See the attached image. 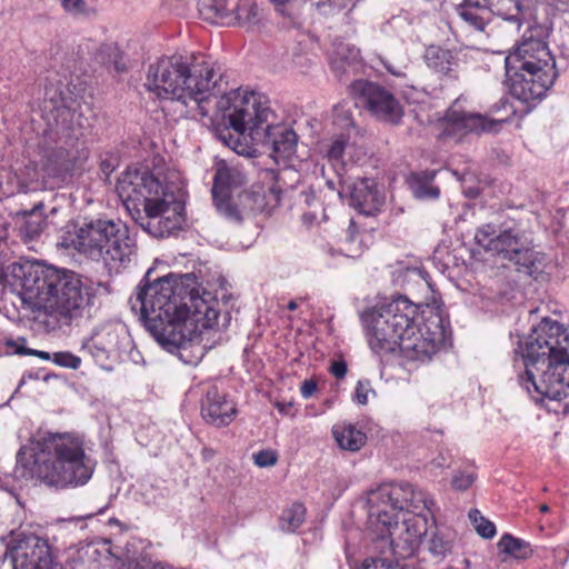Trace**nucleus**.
<instances>
[{
    "mask_svg": "<svg viewBox=\"0 0 569 569\" xmlns=\"http://www.w3.org/2000/svg\"><path fill=\"white\" fill-rule=\"evenodd\" d=\"M222 80L220 68L191 56H164L148 68L144 87L161 99L180 102L181 114L196 120H222L224 128L219 140L240 156L252 157L253 144L269 147L270 156L283 169L268 170L266 178L273 181L269 194L279 202L286 188L284 178L296 174L288 162L296 154L298 136L287 124L273 123L274 113L254 91L231 90L217 98L211 91Z\"/></svg>",
    "mask_w": 569,
    "mask_h": 569,
    "instance_id": "f257e3e1",
    "label": "nucleus"
},
{
    "mask_svg": "<svg viewBox=\"0 0 569 569\" xmlns=\"http://www.w3.org/2000/svg\"><path fill=\"white\" fill-rule=\"evenodd\" d=\"M151 273L149 269L130 297L131 310L164 350L196 366L207 352L201 335L217 323L219 302L191 273L180 281L172 274L151 280Z\"/></svg>",
    "mask_w": 569,
    "mask_h": 569,
    "instance_id": "f03ea898",
    "label": "nucleus"
},
{
    "mask_svg": "<svg viewBox=\"0 0 569 569\" xmlns=\"http://www.w3.org/2000/svg\"><path fill=\"white\" fill-rule=\"evenodd\" d=\"M417 306L403 296L362 312L361 322L372 352L382 356L399 349L408 362H429L445 345L446 329L437 313L422 323L417 322Z\"/></svg>",
    "mask_w": 569,
    "mask_h": 569,
    "instance_id": "7ed1b4c3",
    "label": "nucleus"
},
{
    "mask_svg": "<svg viewBox=\"0 0 569 569\" xmlns=\"http://www.w3.org/2000/svg\"><path fill=\"white\" fill-rule=\"evenodd\" d=\"M94 468L96 462L86 453L80 437L69 432H39L19 449L14 476L67 489L84 486Z\"/></svg>",
    "mask_w": 569,
    "mask_h": 569,
    "instance_id": "20e7f679",
    "label": "nucleus"
},
{
    "mask_svg": "<svg viewBox=\"0 0 569 569\" xmlns=\"http://www.w3.org/2000/svg\"><path fill=\"white\" fill-rule=\"evenodd\" d=\"M39 113L43 122V127L39 123L38 141L42 177H62L80 168L89 151L74 128L76 99L69 84L60 78L49 79Z\"/></svg>",
    "mask_w": 569,
    "mask_h": 569,
    "instance_id": "39448f33",
    "label": "nucleus"
},
{
    "mask_svg": "<svg viewBox=\"0 0 569 569\" xmlns=\"http://www.w3.org/2000/svg\"><path fill=\"white\" fill-rule=\"evenodd\" d=\"M516 353L525 366L519 382L536 401L569 396L568 328L545 318L518 343Z\"/></svg>",
    "mask_w": 569,
    "mask_h": 569,
    "instance_id": "423d86ee",
    "label": "nucleus"
},
{
    "mask_svg": "<svg viewBox=\"0 0 569 569\" xmlns=\"http://www.w3.org/2000/svg\"><path fill=\"white\" fill-rule=\"evenodd\" d=\"M11 274L22 301L34 310H43L60 327L82 318L94 297L73 271L13 263Z\"/></svg>",
    "mask_w": 569,
    "mask_h": 569,
    "instance_id": "0eeeda50",
    "label": "nucleus"
},
{
    "mask_svg": "<svg viewBox=\"0 0 569 569\" xmlns=\"http://www.w3.org/2000/svg\"><path fill=\"white\" fill-rule=\"evenodd\" d=\"M117 192L132 219L154 238L179 230L184 203L147 168H128L117 182Z\"/></svg>",
    "mask_w": 569,
    "mask_h": 569,
    "instance_id": "6e6552de",
    "label": "nucleus"
},
{
    "mask_svg": "<svg viewBox=\"0 0 569 569\" xmlns=\"http://www.w3.org/2000/svg\"><path fill=\"white\" fill-rule=\"evenodd\" d=\"M61 244L102 261L109 272L127 268L136 256V241L120 220L90 219L68 226Z\"/></svg>",
    "mask_w": 569,
    "mask_h": 569,
    "instance_id": "1a4fd4ad",
    "label": "nucleus"
},
{
    "mask_svg": "<svg viewBox=\"0 0 569 569\" xmlns=\"http://www.w3.org/2000/svg\"><path fill=\"white\" fill-rule=\"evenodd\" d=\"M475 240L486 251L512 261L518 271L537 279L547 267V256L533 250L530 232L513 224L499 229L487 223L477 229Z\"/></svg>",
    "mask_w": 569,
    "mask_h": 569,
    "instance_id": "9d476101",
    "label": "nucleus"
},
{
    "mask_svg": "<svg viewBox=\"0 0 569 569\" xmlns=\"http://www.w3.org/2000/svg\"><path fill=\"white\" fill-rule=\"evenodd\" d=\"M406 495H413V486L405 481L382 483L370 490L367 496L368 530L389 531L398 511H407L426 521L433 501L422 496H418L417 500H407Z\"/></svg>",
    "mask_w": 569,
    "mask_h": 569,
    "instance_id": "9b49d317",
    "label": "nucleus"
},
{
    "mask_svg": "<svg viewBox=\"0 0 569 569\" xmlns=\"http://www.w3.org/2000/svg\"><path fill=\"white\" fill-rule=\"evenodd\" d=\"M246 183V174L243 170L227 161L217 163L213 177L212 198L218 211L227 219L240 221L241 212L234 203L233 198L238 197L243 207V201L248 200L252 194L243 191Z\"/></svg>",
    "mask_w": 569,
    "mask_h": 569,
    "instance_id": "f8f14e48",
    "label": "nucleus"
},
{
    "mask_svg": "<svg viewBox=\"0 0 569 569\" xmlns=\"http://www.w3.org/2000/svg\"><path fill=\"white\" fill-rule=\"evenodd\" d=\"M393 516V523L389 531H369L372 536V549L375 552L398 555L408 557L413 553L426 533L423 525L419 523V517L415 516L398 522Z\"/></svg>",
    "mask_w": 569,
    "mask_h": 569,
    "instance_id": "ddd939ff",
    "label": "nucleus"
},
{
    "mask_svg": "<svg viewBox=\"0 0 569 569\" xmlns=\"http://www.w3.org/2000/svg\"><path fill=\"white\" fill-rule=\"evenodd\" d=\"M351 93L380 121L397 124L403 116L402 107L393 93L375 82L357 80L351 84Z\"/></svg>",
    "mask_w": 569,
    "mask_h": 569,
    "instance_id": "4468645a",
    "label": "nucleus"
},
{
    "mask_svg": "<svg viewBox=\"0 0 569 569\" xmlns=\"http://www.w3.org/2000/svg\"><path fill=\"white\" fill-rule=\"evenodd\" d=\"M506 70H530L542 76L558 77L556 61L547 43L540 39L525 38L505 60Z\"/></svg>",
    "mask_w": 569,
    "mask_h": 569,
    "instance_id": "2eb2a0df",
    "label": "nucleus"
},
{
    "mask_svg": "<svg viewBox=\"0 0 569 569\" xmlns=\"http://www.w3.org/2000/svg\"><path fill=\"white\" fill-rule=\"evenodd\" d=\"M505 122V120L490 119L480 113L463 111L459 98L446 112L441 136L460 141L468 133L498 132Z\"/></svg>",
    "mask_w": 569,
    "mask_h": 569,
    "instance_id": "dca6fc26",
    "label": "nucleus"
},
{
    "mask_svg": "<svg viewBox=\"0 0 569 569\" xmlns=\"http://www.w3.org/2000/svg\"><path fill=\"white\" fill-rule=\"evenodd\" d=\"M13 569H52L53 558L48 541L36 535H22L8 549Z\"/></svg>",
    "mask_w": 569,
    "mask_h": 569,
    "instance_id": "f3484780",
    "label": "nucleus"
},
{
    "mask_svg": "<svg viewBox=\"0 0 569 569\" xmlns=\"http://www.w3.org/2000/svg\"><path fill=\"white\" fill-rule=\"evenodd\" d=\"M506 73L510 94L526 104L542 100L557 79L530 70H506Z\"/></svg>",
    "mask_w": 569,
    "mask_h": 569,
    "instance_id": "a211bd4d",
    "label": "nucleus"
},
{
    "mask_svg": "<svg viewBox=\"0 0 569 569\" xmlns=\"http://www.w3.org/2000/svg\"><path fill=\"white\" fill-rule=\"evenodd\" d=\"M236 413L234 403L220 393L217 387L208 389L201 405V415L207 422L216 427L228 426L234 419Z\"/></svg>",
    "mask_w": 569,
    "mask_h": 569,
    "instance_id": "6ab92c4d",
    "label": "nucleus"
},
{
    "mask_svg": "<svg viewBox=\"0 0 569 569\" xmlns=\"http://www.w3.org/2000/svg\"><path fill=\"white\" fill-rule=\"evenodd\" d=\"M350 206L359 212L370 216L377 212L382 204V198L372 179H359L348 187Z\"/></svg>",
    "mask_w": 569,
    "mask_h": 569,
    "instance_id": "aec40b11",
    "label": "nucleus"
},
{
    "mask_svg": "<svg viewBox=\"0 0 569 569\" xmlns=\"http://www.w3.org/2000/svg\"><path fill=\"white\" fill-rule=\"evenodd\" d=\"M367 234L359 231L355 221L350 219L349 226L345 232L343 238L340 239L337 248H328L327 254L331 258L346 257V258H358L365 249L368 247L365 238Z\"/></svg>",
    "mask_w": 569,
    "mask_h": 569,
    "instance_id": "412c9836",
    "label": "nucleus"
},
{
    "mask_svg": "<svg viewBox=\"0 0 569 569\" xmlns=\"http://www.w3.org/2000/svg\"><path fill=\"white\" fill-rule=\"evenodd\" d=\"M466 2L477 8H488L493 14L518 24L522 17L519 0H466Z\"/></svg>",
    "mask_w": 569,
    "mask_h": 569,
    "instance_id": "4be33fe9",
    "label": "nucleus"
},
{
    "mask_svg": "<svg viewBox=\"0 0 569 569\" xmlns=\"http://www.w3.org/2000/svg\"><path fill=\"white\" fill-rule=\"evenodd\" d=\"M332 435L338 446L349 451L360 450L367 441L366 433L351 423L335 425Z\"/></svg>",
    "mask_w": 569,
    "mask_h": 569,
    "instance_id": "5701e85b",
    "label": "nucleus"
},
{
    "mask_svg": "<svg viewBox=\"0 0 569 569\" xmlns=\"http://www.w3.org/2000/svg\"><path fill=\"white\" fill-rule=\"evenodd\" d=\"M359 61V50L351 44L340 43L331 57V68L340 77L355 70Z\"/></svg>",
    "mask_w": 569,
    "mask_h": 569,
    "instance_id": "b1692460",
    "label": "nucleus"
},
{
    "mask_svg": "<svg viewBox=\"0 0 569 569\" xmlns=\"http://www.w3.org/2000/svg\"><path fill=\"white\" fill-rule=\"evenodd\" d=\"M436 171H422L412 177L409 180L410 189L417 199L429 200L437 199L440 190L438 187L432 184Z\"/></svg>",
    "mask_w": 569,
    "mask_h": 569,
    "instance_id": "393cba45",
    "label": "nucleus"
},
{
    "mask_svg": "<svg viewBox=\"0 0 569 569\" xmlns=\"http://www.w3.org/2000/svg\"><path fill=\"white\" fill-rule=\"evenodd\" d=\"M42 207V203H38L32 210L22 213L19 231L26 240L31 241L42 232L46 222L43 214L40 212Z\"/></svg>",
    "mask_w": 569,
    "mask_h": 569,
    "instance_id": "a878e982",
    "label": "nucleus"
},
{
    "mask_svg": "<svg viewBox=\"0 0 569 569\" xmlns=\"http://www.w3.org/2000/svg\"><path fill=\"white\" fill-rule=\"evenodd\" d=\"M116 338L113 332H108L106 339L98 336L92 337L83 343V349L88 350L97 363L103 366L110 353L116 349Z\"/></svg>",
    "mask_w": 569,
    "mask_h": 569,
    "instance_id": "bb28decb",
    "label": "nucleus"
},
{
    "mask_svg": "<svg viewBox=\"0 0 569 569\" xmlns=\"http://www.w3.org/2000/svg\"><path fill=\"white\" fill-rule=\"evenodd\" d=\"M425 60L429 68L443 74H448L453 64H456L455 57L450 50L430 46L426 49Z\"/></svg>",
    "mask_w": 569,
    "mask_h": 569,
    "instance_id": "cd10ccee",
    "label": "nucleus"
},
{
    "mask_svg": "<svg viewBox=\"0 0 569 569\" xmlns=\"http://www.w3.org/2000/svg\"><path fill=\"white\" fill-rule=\"evenodd\" d=\"M306 520V507L300 502H293L284 509L280 516L279 526L284 532H296Z\"/></svg>",
    "mask_w": 569,
    "mask_h": 569,
    "instance_id": "c85d7f7f",
    "label": "nucleus"
},
{
    "mask_svg": "<svg viewBox=\"0 0 569 569\" xmlns=\"http://www.w3.org/2000/svg\"><path fill=\"white\" fill-rule=\"evenodd\" d=\"M498 548L501 552L516 559H527L532 552L527 541L516 538L510 533H505L500 538Z\"/></svg>",
    "mask_w": 569,
    "mask_h": 569,
    "instance_id": "c756f323",
    "label": "nucleus"
},
{
    "mask_svg": "<svg viewBox=\"0 0 569 569\" xmlns=\"http://www.w3.org/2000/svg\"><path fill=\"white\" fill-rule=\"evenodd\" d=\"M236 20L238 24L247 28L257 26L260 21L261 13L258 6L251 0H242L236 7Z\"/></svg>",
    "mask_w": 569,
    "mask_h": 569,
    "instance_id": "7c9ffc66",
    "label": "nucleus"
},
{
    "mask_svg": "<svg viewBox=\"0 0 569 569\" xmlns=\"http://www.w3.org/2000/svg\"><path fill=\"white\" fill-rule=\"evenodd\" d=\"M453 545L441 533H435L428 541V551L436 561H442L452 555Z\"/></svg>",
    "mask_w": 569,
    "mask_h": 569,
    "instance_id": "2f4dec72",
    "label": "nucleus"
},
{
    "mask_svg": "<svg viewBox=\"0 0 569 569\" xmlns=\"http://www.w3.org/2000/svg\"><path fill=\"white\" fill-rule=\"evenodd\" d=\"M488 10V8H477L468 4L466 0L457 9L459 17L472 27L475 30L482 31L486 26L485 18L479 14V11Z\"/></svg>",
    "mask_w": 569,
    "mask_h": 569,
    "instance_id": "473e14b6",
    "label": "nucleus"
},
{
    "mask_svg": "<svg viewBox=\"0 0 569 569\" xmlns=\"http://www.w3.org/2000/svg\"><path fill=\"white\" fill-rule=\"evenodd\" d=\"M378 553L376 557L366 559L358 569H415L390 559V553Z\"/></svg>",
    "mask_w": 569,
    "mask_h": 569,
    "instance_id": "72a5a7b5",
    "label": "nucleus"
},
{
    "mask_svg": "<svg viewBox=\"0 0 569 569\" xmlns=\"http://www.w3.org/2000/svg\"><path fill=\"white\" fill-rule=\"evenodd\" d=\"M469 519L480 537L491 539L496 536L497 530L495 523L486 519L478 509H471L469 511Z\"/></svg>",
    "mask_w": 569,
    "mask_h": 569,
    "instance_id": "f704fd0d",
    "label": "nucleus"
},
{
    "mask_svg": "<svg viewBox=\"0 0 569 569\" xmlns=\"http://www.w3.org/2000/svg\"><path fill=\"white\" fill-rule=\"evenodd\" d=\"M63 11L72 17H88L91 9L86 0H59Z\"/></svg>",
    "mask_w": 569,
    "mask_h": 569,
    "instance_id": "c9c22d12",
    "label": "nucleus"
},
{
    "mask_svg": "<svg viewBox=\"0 0 569 569\" xmlns=\"http://www.w3.org/2000/svg\"><path fill=\"white\" fill-rule=\"evenodd\" d=\"M348 140L343 136H339L330 142L326 151V157L333 164L341 163Z\"/></svg>",
    "mask_w": 569,
    "mask_h": 569,
    "instance_id": "e433bc0d",
    "label": "nucleus"
},
{
    "mask_svg": "<svg viewBox=\"0 0 569 569\" xmlns=\"http://www.w3.org/2000/svg\"><path fill=\"white\" fill-rule=\"evenodd\" d=\"M52 362L62 368L78 369L81 359L70 351H58L52 353Z\"/></svg>",
    "mask_w": 569,
    "mask_h": 569,
    "instance_id": "4c0bfd02",
    "label": "nucleus"
},
{
    "mask_svg": "<svg viewBox=\"0 0 569 569\" xmlns=\"http://www.w3.org/2000/svg\"><path fill=\"white\" fill-rule=\"evenodd\" d=\"M476 480V473L472 470L457 471L451 479V486L459 491L469 489Z\"/></svg>",
    "mask_w": 569,
    "mask_h": 569,
    "instance_id": "58836bf2",
    "label": "nucleus"
},
{
    "mask_svg": "<svg viewBox=\"0 0 569 569\" xmlns=\"http://www.w3.org/2000/svg\"><path fill=\"white\" fill-rule=\"evenodd\" d=\"M253 462L260 468L272 467L278 461V455L274 450H260L252 455Z\"/></svg>",
    "mask_w": 569,
    "mask_h": 569,
    "instance_id": "ea45409f",
    "label": "nucleus"
},
{
    "mask_svg": "<svg viewBox=\"0 0 569 569\" xmlns=\"http://www.w3.org/2000/svg\"><path fill=\"white\" fill-rule=\"evenodd\" d=\"M373 389L368 380H359L353 395V401L358 405H367L369 400V393H373Z\"/></svg>",
    "mask_w": 569,
    "mask_h": 569,
    "instance_id": "a19ab883",
    "label": "nucleus"
},
{
    "mask_svg": "<svg viewBox=\"0 0 569 569\" xmlns=\"http://www.w3.org/2000/svg\"><path fill=\"white\" fill-rule=\"evenodd\" d=\"M335 122L342 128L353 126L352 117L349 110L345 109L343 106H336L333 109Z\"/></svg>",
    "mask_w": 569,
    "mask_h": 569,
    "instance_id": "79ce46f5",
    "label": "nucleus"
},
{
    "mask_svg": "<svg viewBox=\"0 0 569 569\" xmlns=\"http://www.w3.org/2000/svg\"><path fill=\"white\" fill-rule=\"evenodd\" d=\"M449 465L450 463L448 461V458L445 457V455L439 453L435 459H432L429 462L428 468L431 473L438 475L440 470H442L446 467H449Z\"/></svg>",
    "mask_w": 569,
    "mask_h": 569,
    "instance_id": "37998d69",
    "label": "nucleus"
},
{
    "mask_svg": "<svg viewBox=\"0 0 569 569\" xmlns=\"http://www.w3.org/2000/svg\"><path fill=\"white\" fill-rule=\"evenodd\" d=\"M382 63H383L385 68L388 70V72L391 73L392 76H395V77H405L406 76V72H405V70L407 69L406 63H393V62L389 61L388 59H383Z\"/></svg>",
    "mask_w": 569,
    "mask_h": 569,
    "instance_id": "c03bdc74",
    "label": "nucleus"
},
{
    "mask_svg": "<svg viewBox=\"0 0 569 569\" xmlns=\"http://www.w3.org/2000/svg\"><path fill=\"white\" fill-rule=\"evenodd\" d=\"M317 390V382L312 379L305 380L301 385L300 392L305 399H309Z\"/></svg>",
    "mask_w": 569,
    "mask_h": 569,
    "instance_id": "a18cd8bd",
    "label": "nucleus"
},
{
    "mask_svg": "<svg viewBox=\"0 0 569 569\" xmlns=\"http://www.w3.org/2000/svg\"><path fill=\"white\" fill-rule=\"evenodd\" d=\"M330 372L336 377V378H343L347 373V365L345 361H335L332 365H331V368H330Z\"/></svg>",
    "mask_w": 569,
    "mask_h": 569,
    "instance_id": "49530a36",
    "label": "nucleus"
},
{
    "mask_svg": "<svg viewBox=\"0 0 569 569\" xmlns=\"http://www.w3.org/2000/svg\"><path fill=\"white\" fill-rule=\"evenodd\" d=\"M18 353H21V355H34L38 358L42 359V360H50V361H52V353H49L47 351L33 350V349H18Z\"/></svg>",
    "mask_w": 569,
    "mask_h": 569,
    "instance_id": "de8ad7c7",
    "label": "nucleus"
},
{
    "mask_svg": "<svg viewBox=\"0 0 569 569\" xmlns=\"http://www.w3.org/2000/svg\"><path fill=\"white\" fill-rule=\"evenodd\" d=\"M212 9L218 18H224L228 16L226 0H212Z\"/></svg>",
    "mask_w": 569,
    "mask_h": 569,
    "instance_id": "09e8293b",
    "label": "nucleus"
},
{
    "mask_svg": "<svg viewBox=\"0 0 569 569\" xmlns=\"http://www.w3.org/2000/svg\"><path fill=\"white\" fill-rule=\"evenodd\" d=\"M276 407L280 413L289 415V410L292 407V403L291 402H277Z\"/></svg>",
    "mask_w": 569,
    "mask_h": 569,
    "instance_id": "8fccbe9b",
    "label": "nucleus"
},
{
    "mask_svg": "<svg viewBox=\"0 0 569 569\" xmlns=\"http://www.w3.org/2000/svg\"><path fill=\"white\" fill-rule=\"evenodd\" d=\"M311 6L317 7L318 9L326 8L329 6V0H309Z\"/></svg>",
    "mask_w": 569,
    "mask_h": 569,
    "instance_id": "3c124183",
    "label": "nucleus"
},
{
    "mask_svg": "<svg viewBox=\"0 0 569 569\" xmlns=\"http://www.w3.org/2000/svg\"><path fill=\"white\" fill-rule=\"evenodd\" d=\"M418 496L428 497V495L422 490H416L413 488V495H406L405 498H409L408 500H417Z\"/></svg>",
    "mask_w": 569,
    "mask_h": 569,
    "instance_id": "603ef678",
    "label": "nucleus"
},
{
    "mask_svg": "<svg viewBox=\"0 0 569 569\" xmlns=\"http://www.w3.org/2000/svg\"><path fill=\"white\" fill-rule=\"evenodd\" d=\"M407 274L410 276V277H421L425 279V271L420 270V269H417V268H413V269H408L407 270Z\"/></svg>",
    "mask_w": 569,
    "mask_h": 569,
    "instance_id": "864d4df0",
    "label": "nucleus"
},
{
    "mask_svg": "<svg viewBox=\"0 0 569 569\" xmlns=\"http://www.w3.org/2000/svg\"><path fill=\"white\" fill-rule=\"evenodd\" d=\"M466 194L469 198H477L479 194V191H478V189H469L468 191H466Z\"/></svg>",
    "mask_w": 569,
    "mask_h": 569,
    "instance_id": "5fc2aeb1",
    "label": "nucleus"
},
{
    "mask_svg": "<svg viewBox=\"0 0 569 569\" xmlns=\"http://www.w3.org/2000/svg\"><path fill=\"white\" fill-rule=\"evenodd\" d=\"M287 308L291 311L296 310L298 308L297 301H295V300L289 301Z\"/></svg>",
    "mask_w": 569,
    "mask_h": 569,
    "instance_id": "6e6d98bb",
    "label": "nucleus"
},
{
    "mask_svg": "<svg viewBox=\"0 0 569 569\" xmlns=\"http://www.w3.org/2000/svg\"><path fill=\"white\" fill-rule=\"evenodd\" d=\"M271 2H273L274 4L277 6H282L286 2H288L289 0H270Z\"/></svg>",
    "mask_w": 569,
    "mask_h": 569,
    "instance_id": "4d7b16f0",
    "label": "nucleus"
},
{
    "mask_svg": "<svg viewBox=\"0 0 569 569\" xmlns=\"http://www.w3.org/2000/svg\"><path fill=\"white\" fill-rule=\"evenodd\" d=\"M539 509H540V511H541V512H548V511H549V506H548V505H546V503H543V505H541V506L539 507Z\"/></svg>",
    "mask_w": 569,
    "mask_h": 569,
    "instance_id": "13d9d810",
    "label": "nucleus"
},
{
    "mask_svg": "<svg viewBox=\"0 0 569 569\" xmlns=\"http://www.w3.org/2000/svg\"><path fill=\"white\" fill-rule=\"evenodd\" d=\"M2 221L0 220V228H2ZM4 238V231L2 229H0V240H2Z\"/></svg>",
    "mask_w": 569,
    "mask_h": 569,
    "instance_id": "bf43d9fd",
    "label": "nucleus"
},
{
    "mask_svg": "<svg viewBox=\"0 0 569 569\" xmlns=\"http://www.w3.org/2000/svg\"><path fill=\"white\" fill-rule=\"evenodd\" d=\"M562 4H569V0H558Z\"/></svg>",
    "mask_w": 569,
    "mask_h": 569,
    "instance_id": "052dcab7",
    "label": "nucleus"
},
{
    "mask_svg": "<svg viewBox=\"0 0 569 569\" xmlns=\"http://www.w3.org/2000/svg\"><path fill=\"white\" fill-rule=\"evenodd\" d=\"M38 177H39V173H38V171H37V170H34V176H33L31 179H32V180H33V179H38Z\"/></svg>",
    "mask_w": 569,
    "mask_h": 569,
    "instance_id": "680f3d73",
    "label": "nucleus"
},
{
    "mask_svg": "<svg viewBox=\"0 0 569 569\" xmlns=\"http://www.w3.org/2000/svg\"><path fill=\"white\" fill-rule=\"evenodd\" d=\"M20 569H23L22 567Z\"/></svg>",
    "mask_w": 569,
    "mask_h": 569,
    "instance_id": "e2e57ef3",
    "label": "nucleus"
}]
</instances>
